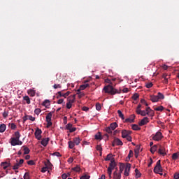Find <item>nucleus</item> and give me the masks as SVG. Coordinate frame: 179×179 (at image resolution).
Returning a JSON list of instances; mask_svg holds the SVG:
<instances>
[{"mask_svg":"<svg viewBox=\"0 0 179 179\" xmlns=\"http://www.w3.org/2000/svg\"><path fill=\"white\" fill-rule=\"evenodd\" d=\"M104 90L105 93H108L109 94H111L112 96H114V94H119L120 92H118V90L114 88L111 85H108L105 86L103 89Z\"/></svg>","mask_w":179,"mask_h":179,"instance_id":"1","label":"nucleus"},{"mask_svg":"<svg viewBox=\"0 0 179 179\" xmlns=\"http://www.w3.org/2000/svg\"><path fill=\"white\" fill-rule=\"evenodd\" d=\"M150 100H151L152 103H157L159 100H164V94L162 92H158L157 95H150Z\"/></svg>","mask_w":179,"mask_h":179,"instance_id":"2","label":"nucleus"},{"mask_svg":"<svg viewBox=\"0 0 179 179\" xmlns=\"http://www.w3.org/2000/svg\"><path fill=\"white\" fill-rule=\"evenodd\" d=\"M76 95H73V96H70L67 100H68V102L66 103V108H68L69 110L70 108H72V103H75V100H76Z\"/></svg>","mask_w":179,"mask_h":179,"instance_id":"3","label":"nucleus"},{"mask_svg":"<svg viewBox=\"0 0 179 179\" xmlns=\"http://www.w3.org/2000/svg\"><path fill=\"white\" fill-rule=\"evenodd\" d=\"M52 114H54V112H50L46 115V122H47V128H50V127L52 126V122H51V120L52 118Z\"/></svg>","mask_w":179,"mask_h":179,"instance_id":"4","label":"nucleus"},{"mask_svg":"<svg viewBox=\"0 0 179 179\" xmlns=\"http://www.w3.org/2000/svg\"><path fill=\"white\" fill-rule=\"evenodd\" d=\"M154 173H163V168L162 167L161 161L158 160L154 168Z\"/></svg>","mask_w":179,"mask_h":179,"instance_id":"5","label":"nucleus"},{"mask_svg":"<svg viewBox=\"0 0 179 179\" xmlns=\"http://www.w3.org/2000/svg\"><path fill=\"white\" fill-rule=\"evenodd\" d=\"M153 141H156L157 142H159V141H162L163 139V134L160 131H157L155 135L152 136Z\"/></svg>","mask_w":179,"mask_h":179,"instance_id":"6","label":"nucleus"},{"mask_svg":"<svg viewBox=\"0 0 179 179\" xmlns=\"http://www.w3.org/2000/svg\"><path fill=\"white\" fill-rule=\"evenodd\" d=\"M43 134V131L41 129L37 128L35 131L34 135L35 138L38 139V141H41V134Z\"/></svg>","mask_w":179,"mask_h":179,"instance_id":"7","label":"nucleus"},{"mask_svg":"<svg viewBox=\"0 0 179 179\" xmlns=\"http://www.w3.org/2000/svg\"><path fill=\"white\" fill-rule=\"evenodd\" d=\"M129 171H131V164H127L124 168V174L126 177H128L129 176Z\"/></svg>","mask_w":179,"mask_h":179,"instance_id":"8","label":"nucleus"},{"mask_svg":"<svg viewBox=\"0 0 179 179\" xmlns=\"http://www.w3.org/2000/svg\"><path fill=\"white\" fill-rule=\"evenodd\" d=\"M149 122V118L148 117H145L143 118L140 122H138V125L140 127H143V125H146Z\"/></svg>","mask_w":179,"mask_h":179,"instance_id":"9","label":"nucleus"},{"mask_svg":"<svg viewBox=\"0 0 179 179\" xmlns=\"http://www.w3.org/2000/svg\"><path fill=\"white\" fill-rule=\"evenodd\" d=\"M124 122L132 124V122H135V115H130L129 117L124 120Z\"/></svg>","mask_w":179,"mask_h":179,"instance_id":"10","label":"nucleus"},{"mask_svg":"<svg viewBox=\"0 0 179 179\" xmlns=\"http://www.w3.org/2000/svg\"><path fill=\"white\" fill-rule=\"evenodd\" d=\"M23 122H26V121H27V120H29L30 121H36V117L31 116V115H25L23 118Z\"/></svg>","mask_w":179,"mask_h":179,"instance_id":"11","label":"nucleus"},{"mask_svg":"<svg viewBox=\"0 0 179 179\" xmlns=\"http://www.w3.org/2000/svg\"><path fill=\"white\" fill-rule=\"evenodd\" d=\"M158 153L159 155H162V156H166V148L162 145H159V148L158 149Z\"/></svg>","mask_w":179,"mask_h":179,"instance_id":"12","label":"nucleus"},{"mask_svg":"<svg viewBox=\"0 0 179 179\" xmlns=\"http://www.w3.org/2000/svg\"><path fill=\"white\" fill-rule=\"evenodd\" d=\"M66 129L69 131V132H71V133L75 132V131H76V128L72 127V124H71V123L67 124V125L66 126Z\"/></svg>","mask_w":179,"mask_h":179,"instance_id":"13","label":"nucleus"},{"mask_svg":"<svg viewBox=\"0 0 179 179\" xmlns=\"http://www.w3.org/2000/svg\"><path fill=\"white\" fill-rule=\"evenodd\" d=\"M117 169L113 173V179H121V173H118Z\"/></svg>","mask_w":179,"mask_h":179,"instance_id":"14","label":"nucleus"},{"mask_svg":"<svg viewBox=\"0 0 179 179\" xmlns=\"http://www.w3.org/2000/svg\"><path fill=\"white\" fill-rule=\"evenodd\" d=\"M10 141V143L11 146H16V145H17V143L19 142V139L13 138H11Z\"/></svg>","mask_w":179,"mask_h":179,"instance_id":"15","label":"nucleus"},{"mask_svg":"<svg viewBox=\"0 0 179 179\" xmlns=\"http://www.w3.org/2000/svg\"><path fill=\"white\" fill-rule=\"evenodd\" d=\"M48 142H50V138H45L42 139V141H41V143L43 146L45 148V146L48 145Z\"/></svg>","mask_w":179,"mask_h":179,"instance_id":"16","label":"nucleus"},{"mask_svg":"<svg viewBox=\"0 0 179 179\" xmlns=\"http://www.w3.org/2000/svg\"><path fill=\"white\" fill-rule=\"evenodd\" d=\"M45 166L49 169L51 170L52 169V164L50 162V159H47V161L45 162Z\"/></svg>","mask_w":179,"mask_h":179,"instance_id":"17","label":"nucleus"},{"mask_svg":"<svg viewBox=\"0 0 179 179\" xmlns=\"http://www.w3.org/2000/svg\"><path fill=\"white\" fill-rule=\"evenodd\" d=\"M1 167H3V169L4 170H6L7 167H10V163L6 162H1Z\"/></svg>","mask_w":179,"mask_h":179,"instance_id":"18","label":"nucleus"},{"mask_svg":"<svg viewBox=\"0 0 179 179\" xmlns=\"http://www.w3.org/2000/svg\"><path fill=\"white\" fill-rule=\"evenodd\" d=\"M114 141H115V143H116V145L117 146H122V145H124L122 141L121 140H120V138H115Z\"/></svg>","mask_w":179,"mask_h":179,"instance_id":"19","label":"nucleus"},{"mask_svg":"<svg viewBox=\"0 0 179 179\" xmlns=\"http://www.w3.org/2000/svg\"><path fill=\"white\" fill-rule=\"evenodd\" d=\"M179 159V152H175L172 155V160H178Z\"/></svg>","mask_w":179,"mask_h":179,"instance_id":"20","label":"nucleus"},{"mask_svg":"<svg viewBox=\"0 0 179 179\" xmlns=\"http://www.w3.org/2000/svg\"><path fill=\"white\" fill-rule=\"evenodd\" d=\"M117 166V163H110L108 169H110V171H113Z\"/></svg>","mask_w":179,"mask_h":179,"instance_id":"21","label":"nucleus"},{"mask_svg":"<svg viewBox=\"0 0 179 179\" xmlns=\"http://www.w3.org/2000/svg\"><path fill=\"white\" fill-rule=\"evenodd\" d=\"M137 114L142 115L143 117H146V115H149L146 110H138Z\"/></svg>","mask_w":179,"mask_h":179,"instance_id":"22","label":"nucleus"},{"mask_svg":"<svg viewBox=\"0 0 179 179\" xmlns=\"http://www.w3.org/2000/svg\"><path fill=\"white\" fill-rule=\"evenodd\" d=\"M27 93L29 94V96H31V97H34L36 96V91L34 90H29Z\"/></svg>","mask_w":179,"mask_h":179,"instance_id":"23","label":"nucleus"},{"mask_svg":"<svg viewBox=\"0 0 179 179\" xmlns=\"http://www.w3.org/2000/svg\"><path fill=\"white\" fill-rule=\"evenodd\" d=\"M117 127H118V124H117V122H113L110 124L109 128L113 131H114V129H115Z\"/></svg>","mask_w":179,"mask_h":179,"instance_id":"24","label":"nucleus"},{"mask_svg":"<svg viewBox=\"0 0 179 179\" xmlns=\"http://www.w3.org/2000/svg\"><path fill=\"white\" fill-rule=\"evenodd\" d=\"M131 129H133V131H141V127H139L138 124H134L131 125Z\"/></svg>","mask_w":179,"mask_h":179,"instance_id":"25","label":"nucleus"},{"mask_svg":"<svg viewBox=\"0 0 179 179\" xmlns=\"http://www.w3.org/2000/svg\"><path fill=\"white\" fill-rule=\"evenodd\" d=\"M5 131H6V124H2L0 125V132L3 133L5 132Z\"/></svg>","mask_w":179,"mask_h":179,"instance_id":"26","label":"nucleus"},{"mask_svg":"<svg viewBox=\"0 0 179 179\" xmlns=\"http://www.w3.org/2000/svg\"><path fill=\"white\" fill-rule=\"evenodd\" d=\"M73 142H74V144L76 145H79V143H80V138L79 137L74 138Z\"/></svg>","mask_w":179,"mask_h":179,"instance_id":"27","label":"nucleus"},{"mask_svg":"<svg viewBox=\"0 0 179 179\" xmlns=\"http://www.w3.org/2000/svg\"><path fill=\"white\" fill-rule=\"evenodd\" d=\"M20 133L19 131H15L14 134V137H13L14 139H20Z\"/></svg>","mask_w":179,"mask_h":179,"instance_id":"28","label":"nucleus"},{"mask_svg":"<svg viewBox=\"0 0 179 179\" xmlns=\"http://www.w3.org/2000/svg\"><path fill=\"white\" fill-rule=\"evenodd\" d=\"M24 149V155H29L30 153V149L26 146L22 147Z\"/></svg>","mask_w":179,"mask_h":179,"instance_id":"29","label":"nucleus"},{"mask_svg":"<svg viewBox=\"0 0 179 179\" xmlns=\"http://www.w3.org/2000/svg\"><path fill=\"white\" fill-rule=\"evenodd\" d=\"M145 112H147L148 115L150 114L151 115H153V110L149 106L145 108Z\"/></svg>","mask_w":179,"mask_h":179,"instance_id":"30","label":"nucleus"},{"mask_svg":"<svg viewBox=\"0 0 179 179\" xmlns=\"http://www.w3.org/2000/svg\"><path fill=\"white\" fill-rule=\"evenodd\" d=\"M127 136H128V131L127 130H122V138H127Z\"/></svg>","mask_w":179,"mask_h":179,"instance_id":"31","label":"nucleus"},{"mask_svg":"<svg viewBox=\"0 0 179 179\" xmlns=\"http://www.w3.org/2000/svg\"><path fill=\"white\" fill-rule=\"evenodd\" d=\"M94 138L96 139V141H101V133L99 132L98 134H95Z\"/></svg>","mask_w":179,"mask_h":179,"instance_id":"32","label":"nucleus"},{"mask_svg":"<svg viewBox=\"0 0 179 179\" xmlns=\"http://www.w3.org/2000/svg\"><path fill=\"white\" fill-rule=\"evenodd\" d=\"M157 150V145H155L150 148V152L152 154L155 153V152H156Z\"/></svg>","mask_w":179,"mask_h":179,"instance_id":"33","label":"nucleus"},{"mask_svg":"<svg viewBox=\"0 0 179 179\" xmlns=\"http://www.w3.org/2000/svg\"><path fill=\"white\" fill-rule=\"evenodd\" d=\"M87 87H89L88 83H85L84 85H82L80 86V90H85Z\"/></svg>","mask_w":179,"mask_h":179,"instance_id":"34","label":"nucleus"},{"mask_svg":"<svg viewBox=\"0 0 179 179\" xmlns=\"http://www.w3.org/2000/svg\"><path fill=\"white\" fill-rule=\"evenodd\" d=\"M19 167H22V165L19 164V162H17L15 165L13 166V170H17Z\"/></svg>","mask_w":179,"mask_h":179,"instance_id":"35","label":"nucleus"},{"mask_svg":"<svg viewBox=\"0 0 179 179\" xmlns=\"http://www.w3.org/2000/svg\"><path fill=\"white\" fill-rule=\"evenodd\" d=\"M117 114H118L120 118H121L122 120H125V117H124V114L122 113V112L120 110H117Z\"/></svg>","mask_w":179,"mask_h":179,"instance_id":"36","label":"nucleus"},{"mask_svg":"<svg viewBox=\"0 0 179 179\" xmlns=\"http://www.w3.org/2000/svg\"><path fill=\"white\" fill-rule=\"evenodd\" d=\"M124 169H125V165L124 164H120V172L117 173H120V174L122 173V171H124Z\"/></svg>","mask_w":179,"mask_h":179,"instance_id":"37","label":"nucleus"},{"mask_svg":"<svg viewBox=\"0 0 179 179\" xmlns=\"http://www.w3.org/2000/svg\"><path fill=\"white\" fill-rule=\"evenodd\" d=\"M23 100H24V101L27 102V104H30V103H31L30 98L29 97V96H24L23 97Z\"/></svg>","mask_w":179,"mask_h":179,"instance_id":"38","label":"nucleus"},{"mask_svg":"<svg viewBox=\"0 0 179 179\" xmlns=\"http://www.w3.org/2000/svg\"><path fill=\"white\" fill-rule=\"evenodd\" d=\"M69 148L70 149H73V148H75V143L73 141H69Z\"/></svg>","mask_w":179,"mask_h":179,"instance_id":"39","label":"nucleus"},{"mask_svg":"<svg viewBox=\"0 0 179 179\" xmlns=\"http://www.w3.org/2000/svg\"><path fill=\"white\" fill-rule=\"evenodd\" d=\"M154 110L155 111H163L164 110V107H163V106H160L157 108H155Z\"/></svg>","mask_w":179,"mask_h":179,"instance_id":"40","label":"nucleus"},{"mask_svg":"<svg viewBox=\"0 0 179 179\" xmlns=\"http://www.w3.org/2000/svg\"><path fill=\"white\" fill-rule=\"evenodd\" d=\"M135 173H136V178H139V177H141V176H142V174L141 173L139 170H138L137 169H135Z\"/></svg>","mask_w":179,"mask_h":179,"instance_id":"41","label":"nucleus"},{"mask_svg":"<svg viewBox=\"0 0 179 179\" xmlns=\"http://www.w3.org/2000/svg\"><path fill=\"white\" fill-rule=\"evenodd\" d=\"M106 132H107V134H113V129L110 128V127H108L105 129Z\"/></svg>","mask_w":179,"mask_h":179,"instance_id":"42","label":"nucleus"},{"mask_svg":"<svg viewBox=\"0 0 179 179\" xmlns=\"http://www.w3.org/2000/svg\"><path fill=\"white\" fill-rule=\"evenodd\" d=\"M113 157V154H108L106 157L105 158L106 162H108L111 160V158Z\"/></svg>","mask_w":179,"mask_h":179,"instance_id":"43","label":"nucleus"},{"mask_svg":"<svg viewBox=\"0 0 179 179\" xmlns=\"http://www.w3.org/2000/svg\"><path fill=\"white\" fill-rule=\"evenodd\" d=\"M73 171H76L77 173L80 171V167L79 166H77L76 167L72 168Z\"/></svg>","mask_w":179,"mask_h":179,"instance_id":"44","label":"nucleus"},{"mask_svg":"<svg viewBox=\"0 0 179 179\" xmlns=\"http://www.w3.org/2000/svg\"><path fill=\"white\" fill-rule=\"evenodd\" d=\"M24 179H30V173L29 172L24 173Z\"/></svg>","mask_w":179,"mask_h":179,"instance_id":"45","label":"nucleus"},{"mask_svg":"<svg viewBox=\"0 0 179 179\" xmlns=\"http://www.w3.org/2000/svg\"><path fill=\"white\" fill-rule=\"evenodd\" d=\"M107 173L108 174L109 178L110 179L113 178V176H111V175L113 174V171H111V170L110 169H108Z\"/></svg>","mask_w":179,"mask_h":179,"instance_id":"46","label":"nucleus"},{"mask_svg":"<svg viewBox=\"0 0 179 179\" xmlns=\"http://www.w3.org/2000/svg\"><path fill=\"white\" fill-rule=\"evenodd\" d=\"M69 94H71V92L68 91L67 92L62 94V97H64V99H66V97H68Z\"/></svg>","mask_w":179,"mask_h":179,"instance_id":"47","label":"nucleus"},{"mask_svg":"<svg viewBox=\"0 0 179 179\" xmlns=\"http://www.w3.org/2000/svg\"><path fill=\"white\" fill-rule=\"evenodd\" d=\"M96 110H97V111H100V110H101V105L99 103H97L96 104Z\"/></svg>","mask_w":179,"mask_h":179,"instance_id":"48","label":"nucleus"},{"mask_svg":"<svg viewBox=\"0 0 179 179\" xmlns=\"http://www.w3.org/2000/svg\"><path fill=\"white\" fill-rule=\"evenodd\" d=\"M27 164H29V166H34L36 163L34 160H29L27 162Z\"/></svg>","mask_w":179,"mask_h":179,"instance_id":"49","label":"nucleus"},{"mask_svg":"<svg viewBox=\"0 0 179 179\" xmlns=\"http://www.w3.org/2000/svg\"><path fill=\"white\" fill-rule=\"evenodd\" d=\"M8 115H9V112L4 110V112L3 113V118H6L8 117Z\"/></svg>","mask_w":179,"mask_h":179,"instance_id":"50","label":"nucleus"},{"mask_svg":"<svg viewBox=\"0 0 179 179\" xmlns=\"http://www.w3.org/2000/svg\"><path fill=\"white\" fill-rule=\"evenodd\" d=\"M10 128H11L12 129H16V124H15V123H10L9 124Z\"/></svg>","mask_w":179,"mask_h":179,"instance_id":"51","label":"nucleus"},{"mask_svg":"<svg viewBox=\"0 0 179 179\" xmlns=\"http://www.w3.org/2000/svg\"><path fill=\"white\" fill-rule=\"evenodd\" d=\"M96 150H98L99 152H102L103 151V148H101V145H96Z\"/></svg>","mask_w":179,"mask_h":179,"instance_id":"52","label":"nucleus"},{"mask_svg":"<svg viewBox=\"0 0 179 179\" xmlns=\"http://www.w3.org/2000/svg\"><path fill=\"white\" fill-rule=\"evenodd\" d=\"M61 87H62V86H61L60 84H55V85H53V88H54V89H61Z\"/></svg>","mask_w":179,"mask_h":179,"instance_id":"53","label":"nucleus"},{"mask_svg":"<svg viewBox=\"0 0 179 179\" xmlns=\"http://www.w3.org/2000/svg\"><path fill=\"white\" fill-rule=\"evenodd\" d=\"M133 100H138V99H139V95L138 94H134L133 97H132Z\"/></svg>","mask_w":179,"mask_h":179,"instance_id":"54","label":"nucleus"},{"mask_svg":"<svg viewBox=\"0 0 179 179\" xmlns=\"http://www.w3.org/2000/svg\"><path fill=\"white\" fill-rule=\"evenodd\" d=\"M63 124L66 125V124H68V117L66 116H64L63 118Z\"/></svg>","mask_w":179,"mask_h":179,"instance_id":"55","label":"nucleus"},{"mask_svg":"<svg viewBox=\"0 0 179 179\" xmlns=\"http://www.w3.org/2000/svg\"><path fill=\"white\" fill-rule=\"evenodd\" d=\"M34 113L36 114V115H38V114H40L41 113V109L36 108V109H35Z\"/></svg>","mask_w":179,"mask_h":179,"instance_id":"56","label":"nucleus"},{"mask_svg":"<svg viewBox=\"0 0 179 179\" xmlns=\"http://www.w3.org/2000/svg\"><path fill=\"white\" fill-rule=\"evenodd\" d=\"M147 89H150V87H152L153 86V83H148L145 85Z\"/></svg>","mask_w":179,"mask_h":179,"instance_id":"57","label":"nucleus"},{"mask_svg":"<svg viewBox=\"0 0 179 179\" xmlns=\"http://www.w3.org/2000/svg\"><path fill=\"white\" fill-rule=\"evenodd\" d=\"M132 156H134V151H132V150H131L129 152V155H128V158L129 159H131V157H132Z\"/></svg>","mask_w":179,"mask_h":179,"instance_id":"58","label":"nucleus"},{"mask_svg":"<svg viewBox=\"0 0 179 179\" xmlns=\"http://www.w3.org/2000/svg\"><path fill=\"white\" fill-rule=\"evenodd\" d=\"M90 176L83 175V176L80 177V179H90Z\"/></svg>","mask_w":179,"mask_h":179,"instance_id":"59","label":"nucleus"},{"mask_svg":"<svg viewBox=\"0 0 179 179\" xmlns=\"http://www.w3.org/2000/svg\"><path fill=\"white\" fill-rule=\"evenodd\" d=\"M62 92L63 91H59L58 92H57V94H58V96H57V99H61V97H62Z\"/></svg>","mask_w":179,"mask_h":179,"instance_id":"60","label":"nucleus"},{"mask_svg":"<svg viewBox=\"0 0 179 179\" xmlns=\"http://www.w3.org/2000/svg\"><path fill=\"white\" fill-rule=\"evenodd\" d=\"M68 176H71V174L68 173V175L66 173H64L62 176V178L63 179H66L68 178Z\"/></svg>","mask_w":179,"mask_h":179,"instance_id":"61","label":"nucleus"},{"mask_svg":"<svg viewBox=\"0 0 179 179\" xmlns=\"http://www.w3.org/2000/svg\"><path fill=\"white\" fill-rule=\"evenodd\" d=\"M53 156H57V157H61V153L56 152L53 153Z\"/></svg>","mask_w":179,"mask_h":179,"instance_id":"62","label":"nucleus"},{"mask_svg":"<svg viewBox=\"0 0 179 179\" xmlns=\"http://www.w3.org/2000/svg\"><path fill=\"white\" fill-rule=\"evenodd\" d=\"M47 170H49L46 166L43 167L41 169V173H45V171H47Z\"/></svg>","mask_w":179,"mask_h":179,"instance_id":"63","label":"nucleus"},{"mask_svg":"<svg viewBox=\"0 0 179 179\" xmlns=\"http://www.w3.org/2000/svg\"><path fill=\"white\" fill-rule=\"evenodd\" d=\"M174 179H179V174L178 173H176L173 176Z\"/></svg>","mask_w":179,"mask_h":179,"instance_id":"64","label":"nucleus"}]
</instances>
